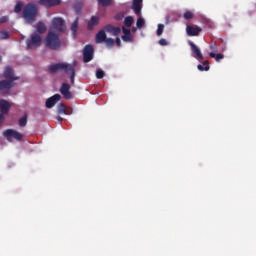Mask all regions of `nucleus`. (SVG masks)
Masks as SVG:
<instances>
[{"label": "nucleus", "instance_id": "obj_1", "mask_svg": "<svg viewBox=\"0 0 256 256\" xmlns=\"http://www.w3.org/2000/svg\"><path fill=\"white\" fill-rule=\"evenodd\" d=\"M3 77L6 80L0 81V93L7 94L15 85V81H19V76H15V71L11 66H7L4 69Z\"/></svg>", "mask_w": 256, "mask_h": 256}, {"label": "nucleus", "instance_id": "obj_2", "mask_svg": "<svg viewBox=\"0 0 256 256\" xmlns=\"http://www.w3.org/2000/svg\"><path fill=\"white\" fill-rule=\"evenodd\" d=\"M49 73H57V71H65L66 75H70L71 85H75V66L67 63L52 64L48 68Z\"/></svg>", "mask_w": 256, "mask_h": 256}, {"label": "nucleus", "instance_id": "obj_3", "mask_svg": "<svg viewBox=\"0 0 256 256\" xmlns=\"http://www.w3.org/2000/svg\"><path fill=\"white\" fill-rule=\"evenodd\" d=\"M45 47L51 49L52 51H59V49H61V40L59 39V34L49 31L45 39Z\"/></svg>", "mask_w": 256, "mask_h": 256}, {"label": "nucleus", "instance_id": "obj_4", "mask_svg": "<svg viewBox=\"0 0 256 256\" xmlns=\"http://www.w3.org/2000/svg\"><path fill=\"white\" fill-rule=\"evenodd\" d=\"M37 17V6L34 4H27L23 9V18L26 23H33Z\"/></svg>", "mask_w": 256, "mask_h": 256}, {"label": "nucleus", "instance_id": "obj_5", "mask_svg": "<svg viewBox=\"0 0 256 256\" xmlns=\"http://www.w3.org/2000/svg\"><path fill=\"white\" fill-rule=\"evenodd\" d=\"M3 137L9 141V143H13L15 141H23V134L14 129H7L3 132Z\"/></svg>", "mask_w": 256, "mask_h": 256}, {"label": "nucleus", "instance_id": "obj_6", "mask_svg": "<svg viewBox=\"0 0 256 256\" xmlns=\"http://www.w3.org/2000/svg\"><path fill=\"white\" fill-rule=\"evenodd\" d=\"M42 41L41 35L33 33L30 38L26 40L27 49H37V47H41Z\"/></svg>", "mask_w": 256, "mask_h": 256}, {"label": "nucleus", "instance_id": "obj_7", "mask_svg": "<svg viewBox=\"0 0 256 256\" xmlns=\"http://www.w3.org/2000/svg\"><path fill=\"white\" fill-rule=\"evenodd\" d=\"M52 29H54L56 33H65V20H63V18H53Z\"/></svg>", "mask_w": 256, "mask_h": 256}, {"label": "nucleus", "instance_id": "obj_8", "mask_svg": "<svg viewBox=\"0 0 256 256\" xmlns=\"http://www.w3.org/2000/svg\"><path fill=\"white\" fill-rule=\"evenodd\" d=\"M59 91L63 98L66 99V101H71V99H73V93H71V85L62 83Z\"/></svg>", "mask_w": 256, "mask_h": 256}, {"label": "nucleus", "instance_id": "obj_9", "mask_svg": "<svg viewBox=\"0 0 256 256\" xmlns=\"http://www.w3.org/2000/svg\"><path fill=\"white\" fill-rule=\"evenodd\" d=\"M93 46L86 45L83 50V61L84 63H89V61H93Z\"/></svg>", "mask_w": 256, "mask_h": 256}, {"label": "nucleus", "instance_id": "obj_10", "mask_svg": "<svg viewBox=\"0 0 256 256\" xmlns=\"http://www.w3.org/2000/svg\"><path fill=\"white\" fill-rule=\"evenodd\" d=\"M201 31H203L201 29V27L197 26V25H187L186 26V33L189 37H197V35H199V33H201Z\"/></svg>", "mask_w": 256, "mask_h": 256}, {"label": "nucleus", "instance_id": "obj_11", "mask_svg": "<svg viewBox=\"0 0 256 256\" xmlns=\"http://www.w3.org/2000/svg\"><path fill=\"white\" fill-rule=\"evenodd\" d=\"M57 101H61L60 94H55V95L51 96L50 98H48L46 100L47 109H51V108L55 107V104L57 103Z\"/></svg>", "mask_w": 256, "mask_h": 256}, {"label": "nucleus", "instance_id": "obj_12", "mask_svg": "<svg viewBox=\"0 0 256 256\" xmlns=\"http://www.w3.org/2000/svg\"><path fill=\"white\" fill-rule=\"evenodd\" d=\"M40 5H43L46 9H51V7L61 5V0H40Z\"/></svg>", "mask_w": 256, "mask_h": 256}, {"label": "nucleus", "instance_id": "obj_13", "mask_svg": "<svg viewBox=\"0 0 256 256\" xmlns=\"http://www.w3.org/2000/svg\"><path fill=\"white\" fill-rule=\"evenodd\" d=\"M9 109H11V105L7 100H0V111L1 115H7L9 113Z\"/></svg>", "mask_w": 256, "mask_h": 256}, {"label": "nucleus", "instance_id": "obj_14", "mask_svg": "<svg viewBox=\"0 0 256 256\" xmlns=\"http://www.w3.org/2000/svg\"><path fill=\"white\" fill-rule=\"evenodd\" d=\"M132 9L136 15H140L141 9H143V0H133Z\"/></svg>", "mask_w": 256, "mask_h": 256}, {"label": "nucleus", "instance_id": "obj_15", "mask_svg": "<svg viewBox=\"0 0 256 256\" xmlns=\"http://www.w3.org/2000/svg\"><path fill=\"white\" fill-rule=\"evenodd\" d=\"M190 47L192 53L196 55V59H198V61H203V54L201 53V50L197 47V45H195V43L193 42H190Z\"/></svg>", "mask_w": 256, "mask_h": 256}, {"label": "nucleus", "instance_id": "obj_16", "mask_svg": "<svg viewBox=\"0 0 256 256\" xmlns=\"http://www.w3.org/2000/svg\"><path fill=\"white\" fill-rule=\"evenodd\" d=\"M106 31L108 33H111V35H114L115 37H117V35L121 34V28L120 27H115L113 25H107L106 26Z\"/></svg>", "mask_w": 256, "mask_h": 256}, {"label": "nucleus", "instance_id": "obj_17", "mask_svg": "<svg viewBox=\"0 0 256 256\" xmlns=\"http://www.w3.org/2000/svg\"><path fill=\"white\" fill-rule=\"evenodd\" d=\"M97 25H99V17L97 16H92L90 21L88 22V30L89 31H93V29H95V27H97Z\"/></svg>", "mask_w": 256, "mask_h": 256}, {"label": "nucleus", "instance_id": "obj_18", "mask_svg": "<svg viewBox=\"0 0 256 256\" xmlns=\"http://www.w3.org/2000/svg\"><path fill=\"white\" fill-rule=\"evenodd\" d=\"M107 40V34L105 33V30H100L96 34V43H105Z\"/></svg>", "mask_w": 256, "mask_h": 256}, {"label": "nucleus", "instance_id": "obj_19", "mask_svg": "<svg viewBox=\"0 0 256 256\" xmlns=\"http://www.w3.org/2000/svg\"><path fill=\"white\" fill-rule=\"evenodd\" d=\"M78 29H79V18H76L71 25V31H72V35H73L74 39H75V37H77Z\"/></svg>", "mask_w": 256, "mask_h": 256}, {"label": "nucleus", "instance_id": "obj_20", "mask_svg": "<svg viewBox=\"0 0 256 256\" xmlns=\"http://www.w3.org/2000/svg\"><path fill=\"white\" fill-rule=\"evenodd\" d=\"M122 31L124 33V35L122 36V41H125V42L131 41V30L125 27H122Z\"/></svg>", "mask_w": 256, "mask_h": 256}, {"label": "nucleus", "instance_id": "obj_21", "mask_svg": "<svg viewBox=\"0 0 256 256\" xmlns=\"http://www.w3.org/2000/svg\"><path fill=\"white\" fill-rule=\"evenodd\" d=\"M35 27H36L37 33H39L40 35H43V33L47 31V26H45V23L43 22H38Z\"/></svg>", "mask_w": 256, "mask_h": 256}, {"label": "nucleus", "instance_id": "obj_22", "mask_svg": "<svg viewBox=\"0 0 256 256\" xmlns=\"http://www.w3.org/2000/svg\"><path fill=\"white\" fill-rule=\"evenodd\" d=\"M58 114L59 115H71V112H67V106L63 103L58 105Z\"/></svg>", "mask_w": 256, "mask_h": 256}, {"label": "nucleus", "instance_id": "obj_23", "mask_svg": "<svg viewBox=\"0 0 256 256\" xmlns=\"http://www.w3.org/2000/svg\"><path fill=\"white\" fill-rule=\"evenodd\" d=\"M211 67L209 66V61H204L203 64H198L197 69L198 71H209Z\"/></svg>", "mask_w": 256, "mask_h": 256}, {"label": "nucleus", "instance_id": "obj_24", "mask_svg": "<svg viewBox=\"0 0 256 256\" xmlns=\"http://www.w3.org/2000/svg\"><path fill=\"white\" fill-rule=\"evenodd\" d=\"M209 57H211V59H215V61L219 63V61H221V59H224L225 56L221 53L216 55L215 52H210Z\"/></svg>", "mask_w": 256, "mask_h": 256}, {"label": "nucleus", "instance_id": "obj_25", "mask_svg": "<svg viewBox=\"0 0 256 256\" xmlns=\"http://www.w3.org/2000/svg\"><path fill=\"white\" fill-rule=\"evenodd\" d=\"M98 5H101L102 7H110V5H113V0H97Z\"/></svg>", "mask_w": 256, "mask_h": 256}, {"label": "nucleus", "instance_id": "obj_26", "mask_svg": "<svg viewBox=\"0 0 256 256\" xmlns=\"http://www.w3.org/2000/svg\"><path fill=\"white\" fill-rule=\"evenodd\" d=\"M133 18L132 16H127L125 19H124V25L125 27H131L133 25Z\"/></svg>", "mask_w": 256, "mask_h": 256}, {"label": "nucleus", "instance_id": "obj_27", "mask_svg": "<svg viewBox=\"0 0 256 256\" xmlns=\"http://www.w3.org/2000/svg\"><path fill=\"white\" fill-rule=\"evenodd\" d=\"M104 43H106V46L111 49V47H113V45H115V40L113 38H106V40L104 41Z\"/></svg>", "mask_w": 256, "mask_h": 256}, {"label": "nucleus", "instance_id": "obj_28", "mask_svg": "<svg viewBox=\"0 0 256 256\" xmlns=\"http://www.w3.org/2000/svg\"><path fill=\"white\" fill-rule=\"evenodd\" d=\"M23 9V2H17L14 8L15 13H21Z\"/></svg>", "mask_w": 256, "mask_h": 256}, {"label": "nucleus", "instance_id": "obj_29", "mask_svg": "<svg viewBox=\"0 0 256 256\" xmlns=\"http://www.w3.org/2000/svg\"><path fill=\"white\" fill-rule=\"evenodd\" d=\"M193 17H195V14H193V12L187 10L184 13V19H186V21H189V19H193Z\"/></svg>", "mask_w": 256, "mask_h": 256}, {"label": "nucleus", "instance_id": "obj_30", "mask_svg": "<svg viewBox=\"0 0 256 256\" xmlns=\"http://www.w3.org/2000/svg\"><path fill=\"white\" fill-rule=\"evenodd\" d=\"M136 25L138 29H143V27L145 26V20L143 18H138Z\"/></svg>", "mask_w": 256, "mask_h": 256}, {"label": "nucleus", "instance_id": "obj_31", "mask_svg": "<svg viewBox=\"0 0 256 256\" xmlns=\"http://www.w3.org/2000/svg\"><path fill=\"white\" fill-rule=\"evenodd\" d=\"M27 125V115H24L19 119V127H25Z\"/></svg>", "mask_w": 256, "mask_h": 256}, {"label": "nucleus", "instance_id": "obj_32", "mask_svg": "<svg viewBox=\"0 0 256 256\" xmlns=\"http://www.w3.org/2000/svg\"><path fill=\"white\" fill-rule=\"evenodd\" d=\"M0 39L2 40L9 39V32H7V30H1Z\"/></svg>", "mask_w": 256, "mask_h": 256}, {"label": "nucleus", "instance_id": "obj_33", "mask_svg": "<svg viewBox=\"0 0 256 256\" xmlns=\"http://www.w3.org/2000/svg\"><path fill=\"white\" fill-rule=\"evenodd\" d=\"M165 29V25L163 24H158V29H157V35L158 37H161L163 35V30Z\"/></svg>", "mask_w": 256, "mask_h": 256}, {"label": "nucleus", "instance_id": "obj_34", "mask_svg": "<svg viewBox=\"0 0 256 256\" xmlns=\"http://www.w3.org/2000/svg\"><path fill=\"white\" fill-rule=\"evenodd\" d=\"M103 77H105V72L101 69L96 70V78L103 79Z\"/></svg>", "mask_w": 256, "mask_h": 256}, {"label": "nucleus", "instance_id": "obj_35", "mask_svg": "<svg viewBox=\"0 0 256 256\" xmlns=\"http://www.w3.org/2000/svg\"><path fill=\"white\" fill-rule=\"evenodd\" d=\"M159 45H161L162 47H165V46L169 45V42H167V40L165 38H161L159 40Z\"/></svg>", "mask_w": 256, "mask_h": 256}, {"label": "nucleus", "instance_id": "obj_36", "mask_svg": "<svg viewBox=\"0 0 256 256\" xmlns=\"http://www.w3.org/2000/svg\"><path fill=\"white\" fill-rule=\"evenodd\" d=\"M210 49H211L212 53H217V51H218L217 44H211Z\"/></svg>", "mask_w": 256, "mask_h": 256}, {"label": "nucleus", "instance_id": "obj_37", "mask_svg": "<svg viewBox=\"0 0 256 256\" xmlns=\"http://www.w3.org/2000/svg\"><path fill=\"white\" fill-rule=\"evenodd\" d=\"M7 21H9V16L0 17V23H7Z\"/></svg>", "mask_w": 256, "mask_h": 256}, {"label": "nucleus", "instance_id": "obj_38", "mask_svg": "<svg viewBox=\"0 0 256 256\" xmlns=\"http://www.w3.org/2000/svg\"><path fill=\"white\" fill-rule=\"evenodd\" d=\"M3 121H5V116L3 114H0V127L3 125Z\"/></svg>", "mask_w": 256, "mask_h": 256}, {"label": "nucleus", "instance_id": "obj_39", "mask_svg": "<svg viewBox=\"0 0 256 256\" xmlns=\"http://www.w3.org/2000/svg\"><path fill=\"white\" fill-rule=\"evenodd\" d=\"M116 45H117V47H121V39L120 38H116Z\"/></svg>", "mask_w": 256, "mask_h": 256}, {"label": "nucleus", "instance_id": "obj_40", "mask_svg": "<svg viewBox=\"0 0 256 256\" xmlns=\"http://www.w3.org/2000/svg\"><path fill=\"white\" fill-rule=\"evenodd\" d=\"M58 121H59V123H62L63 122V117L58 116Z\"/></svg>", "mask_w": 256, "mask_h": 256}, {"label": "nucleus", "instance_id": "obj_41", "mask_svg": "<svg viewBox=\"0 0 256 256\" xmlns=\"http://www.w3.org/2000/svg\"><path fill=\"white\" fill-rule=\"evenodd\" d=\"M67 113H73V110L71 108H67Z\"/></svg>", "mask_w": 256, "mask_h": 256}, {"label": "nucleus", "instance_id": "obj_42", "mask_svg": "<svg viewBox=\"0 0 256 256\" xmlns=\"http://www.w3.org/2000/svg\"><path fill=\"white\" fill-rule=\"evenodd\" d=\"M1 61H3V57L0 55V63H1Z\"/></svg>", "mask_w": 256, "mask_h": 256}, {"label": "nucleus", "instance_id": "obj_43", "mask_svg": "<svg viewBox=\"0 0 256 256\" xmlns=\"http://www.w3.org/2000/svg\"><path fill=\"white\" fill-rule=\"evenodd\" d=\"M132 31H137V28H133Z\"/></svg>", "mask_w": 256, "mask_h": 256}]
</instances>
